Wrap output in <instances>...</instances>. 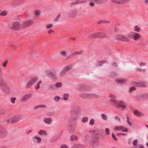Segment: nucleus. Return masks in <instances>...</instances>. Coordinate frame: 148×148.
Segmentation results:
<instances>
[{
  "mask_svg": "<svg viewBox=\"0 0 148 148\" xmlns=\"http://www.w3.org/2000/svg\"><path fill=\"white\" fill-rule=\"evenodd\" d=\"M133 148H144V147L141 145H138L136 146H134Z\"/></svg>",
  "mask_w": 148,
  "mask_h": 148,
  "instance_id": "nucleus-46",
  "label": "nucleus"
},
{
  "mask_svg": "<svg viewBox=\"0 0 148 148\" xmlns=\"http://www.w3.org/2000/svg\"><path fill=\"white\" fill-rule=\"evenodd\" d=\"M115 38L117 40L123 42H127L128 40L127 36L122 34L117 35L115 36Z\"/></svg>",
  "mask_w": 148,
  "mask_h": 148,
  "instance_id": "nucleus-4",
  "label": "nucleus"
},
{
  "mask_svg": "<svg viewBox=\"0 0 148 148\" xmlns=\"http://www.w3.org/2000/svg\"><path fill=\"white\" fill-rule=\"evenodd\" d=\"M114 119L119 121H121V118L118 116H115L114 117Z\"/></svg>",
  "mask_w": 148,
  "mask_h": 148,
  "instance_id": "nucleus-53",
  "label": "nucleus"
},
{
  "mask_svg": "<svg viewBox=\"0 0 148 148\" xmlns=\"http://www.w3.org/2000/svg\"><path fill=\"white\" fill-rule=\"evenodd\" d=\"M101 117L102 119L104 121H106L107 119V116L104 114H101Z\"/></svg>",
  "mask_w": 148,
  "mask_h": 148,
  "instance_id": "nucleus-31",
  "label": "nucleus"
},
{
  "mask_svg": "<svg viewBox=\"0 0 148 148\" xmlns=\"http://www.w3.org/2000/svg\"><path fill=\"white\" fill-rule=\"evenodd\" d=\"M53 27V25L52 23L48 24L45 26V27L47 29L52 28Z\"/></svg>",
  "mask_w": 148,
  "mask_h": 148,
  "instance_id": "nucleus-32",
  "label": "nucleus"
},
{
  "mask_svg": "<svg viewBox=\"0 0 148 148\" xmlns=\"http://www.w3.org/2000/svg\"><path fill=\"white\" fill-rule=\"evenodd\" d=\"M138 142V141L137 140H135L133 142V144L134 145V146H136V145Z\"/></svg>",
  "mask_w": 148,
  "mask_h": 148,
  "instance_id": "nucleus-54",
  "label": "nucleus"
},
{
  "mask_svg": "<svg viewBox=\"0 0 148 148\" xmlns=\"http://www.w3.org/2000/svg\"><path fill=\"white\" fill-rule=\"evenodd\" d=\"M133 84L134 85L139 87H145L146 86L145 83L143 82H134L133 83Z\"/></svg>",
  "mask_w": 148,
  "mask_h": 148,
  "instance_id": "nucleus-18",
  "label": "nucleus"
},
{
  "mask_svg": "<svg viewBox=\"0 0 148 148\" xmlns=\"http://www.w3.org/2000/svg\"><path fill=\"white\" fill-rule=\"evenodd\" d=\"M32 96V94H26L23 96L20 100L21 102H25L28 101L31 98Z\"/></svg>",
  "mask_w": 148,
  "mask_h": 148,
  "instance_id": "nucleus-11",
  "label": "nucleus"
},
{
  "mask_svg": "<svg viewBox=\"0 0 148 148\" xmlns=\"http://www.w3.org/2000/svg\"><path fill=\"white\" fill-rule=\"evenodd\" d=\"M127 37L128 38L137 40L140 38V34L134 32H131L127 34Z\"/></svg>",
  "mask_w": 148,
  "mask_h": 148,
  "instance_id": "nucleus-3",
  "label": "nucleus"
},
{
  "mask_svg": "<svg viewBox=\"0 0 148 148\" xmlns=\"http://www.w3.org/2000/svg\"><path fill=\"white\" fill-rule=\"evenodd\" d=\"M90 138V136L88 135H86L85 136V138L86 140H88Z\"/></svg>",
  "mask_w": 148,
  "mask_h": 148,
  "instance_id": "nucleus-59",
  "label": "nucleus"
},
{
  "mask_svg": "<svg viewBox=\"0 0 148 148\" xmlns=\"http://www.w3.org/2000/svg\"><path fill=\"white\" fill-rule=\"evenodd\" d=\"M127 123L129 125V126L130 127L132 125V123L130 121L129 119L128 116L127 117Z\"/></svg>",
  "mask_w": 148,
  "mask_h": 148,
  "instance_id": "nucleus-48",
  "label": "nucleus"
},
{
  "mask_svg": "<svg viewBox=\"0 0 148 148\" xmlns=\"http://www.w3.org/2000/svg\"><path fill=\"white\" fill-rule=\"evenodd\" d=\"M95 123V120L93 119H91L89 122V124L91 125H93Z\"/></svg>",
  "mask_w": 148,
  "mask_h": 148,
  "instance_id": "nucleus-49",
  "label": "nucleus"
},
{
  "mask_svg": "<svg viewBox=\"0 0 148 148\" xmlns=\"http://www.w3.org/2000/svg\"><path fill=\"white\" fill-rule=\"evenodd\" d=\"M7 133V131L3 129L0 130V136L6 135Z\"/></svg>",
  "mask_w": 148,
  "mask_h": 148,
  "instance_id": "nucleus-23",
  "label": "nucleus"
},
{
  "mask_svg": "<svg viewBox=\"0 0 148 148\" xmlns=\"http://www.w3.org/2000/svg\"><path fill=\"white\" fill-rule=\"evenodd\" d=\"M134 114L138 117H142L144 116V114L143 112L137 110H134Z\"/></svg>",
  "mask_w": 148,
  "mask_h": 148,
  "instance_id": "nucleus-16",
  "label": "nucleus"
},
{
  "mask_svg": "<svg viewBox=\"0 0 148 148\" xmlns=\"http://www.w3.org/2000/svg\"><path fill=\"white\" fill-rule=\"evenodd\" d=\"M41 14V11L39 10H36L34 13V17L36 18H38Z\"/></svg>",
  "mask_w": 148,
  "mask_h": 148,
  "instance_id": "nucleus-20",
  "label": "nucleus"
},
{
  "mask_svg": "<svg viewBox=\"0 0 148 148\" xmlns=\"http://www.w3.org/2000/svg\"><path fill=\"white\" fill-rule=\"evenodd\" d=\"M115 81L118 84H123L126 82V80L123 78H118L116 79Z\"/></svg>",
  "mask_w": 148,
  "mask_h": 148,
  "instance_id": "nucleus-19",
  "label": "nucleus"
},
{
  "mask_svg": "<svg viewBox=\"0 0 148 148\" xmlns=\"http://www.w3.org/2000/svg\"><path fill=\"white\" fill-rule=\"evenodd\" d=\"M80 96L81 97L85 99L98 98L99 97V95L96 94L85 92L82 93Z\"/></svg>",
  "mask_w": 148,
  "mask_h": 148,
  "instance_id": "nucleus-2",
  "label": "nucleus"
},
{
  "mask_svg": "<svg viewBox=\"0 0 148 148\" xmlns=\"http://www.w3.org/2000/svg\"><path fill=\"white\" fill-rule=\"evenodd\" d=\"M61 16V14H59L56 18L55 19H54V21L55 22H56L58 20V19L60 18V17Z\"/></svg>",
  "mask_w": 148,
  "mask_h": 148,
  "instance_id": "nucleus-47",
  "label": "nucleus"
},
{
  "mask_svg": "<svg viewBox=\"0 0 148 148\" xmlns=\"http://www.w3.org/2000/svg\"><path fill=\"white\" fill-rule=\"evenodd\" d=\"M3 92L7 95H9L10 94V91L9 87L7 86L3 87L2 89Z\"/></svg>",
  "mask_w": 148,
  "mask_h": 148,
  "instance_id": "nucleus-15",
  "label": "nucleus"
},
{
  "mask_svg": "<svg viewBox=\"0 0 148 148\" xmlns=\"http://www.w3.org/2000/svg\"><path fill=\"white\" fill-rule=\"evenodd\" d=\"M38 79V77H36L31 78L27 82L26 86L27 88H29L35 83Z\"/></svg>",
  "mask_w": 148,
  "mask_h": 148,
  "instance_id": "nucleus-6",
  "label": "nucleus"
},
{
  "mask_svg": "<svg viewBox=\"0 0 148 148\" xmlns=\"http://www.w3.org/2000/svg\"><path fill=\"white\" fill-rule=\"evenodd\" d=\"M114 130L115 131H121L122 132H128V130L122 125H118L115 126L114 127Z\"/></svg>",
  "mask_w": 148,
  "mask_h": 148,
  "instance_id": "nucleus-7",
  "label": "nucleus"
},
{
  "mask_svg": "<svg viewBox=\"0 0 148 148\" xmlns=\"http://www.w3.org/2000/svg\"><path fill=\"white\" fill-rule=\"evenodd\" d=\"M106 37V35L104 33H103V34L101 35V37L102 38H104Z\"/></svg>",
  "mask_w": 148,
  "mask_h": 148,
  "instance_id": "nucleus-63",
  "label": "nucleus"
},
{
  "mask_svg": "<svg viewBox=\"0 0 148 148\" xmlns=\"http://www.w3.org/2000/svg\"><path fill=\"white\" fill-rule=\"evenodd\" d=\"M46 75L49 78L52 79H57V75L50 70H47L46 71Z\"/></svg>",
  "mask_w": 148,
  "mask_h": 148,
  "instance_id": "nucleus-8",
  "label": "nucleus"
},
{
  "mask_svg": "<svg viewBox=\"0 0 148 148\" xmlns=\"http://www.w3.org/2000/svg\"><path fill=\"white\" fill-rule=\"evenodd\" d=\"M72 148H80L79 146L78 145H75L73 146Z\"/></svg>",
  "mask_w": 148,
  "mask_h": 148,
  "instance_id": "nucleus-60",
  "label": "nucleus"
},
{
  "mask_svg": "<svg viewBox=\"0 0 148 148\" xmlns=\"http://www.w3.org/2000/svg\"><path fill=\"white\" fill-rule=\"evenodd\" d=\"M104 135L101 132H99L96 135V138L98 139H100L102 138Z\"/></svg>",
  "mask_w": 148,
  "mask_h": 148,
  "instance_id": "nucleus-28",
  "label": "nucleus"
},
{
  "mask_svg": "<svg viewBox=\"0 0 148 148\" xmlns=\"http://www.w3.org/2000/svg\"><path fill=\"white\" fill-rule=\"evenodd\" d=\"M112 136L113 138L115 140H117V138H116V136L114 135V134L113 133L112 134Z\"/></svg>",
  "mask_w": 148,
  "mask_h": 148,
  "instance_id": "nucleus-56",
  "label": "nucleus"
},
{
  "mask_svg": "<svg viewBox=\"0 0 148 148\" xmlns=\"http://www.w3.org/2000/svg\"><path fill=\"white\" fill-rule=\"evenodd\" d=\"M39 107L44 108H47L46 106L44 105H41Z\"/></svg>",
  "mask_w": 148,
  "mask_h": 148,
  "instance_id": "nucleus-64",
  "label": "nucleus"
},
{
  "mask_svg": "<svg viewBox=\"0 0 148 148\" xmlns=\"http://www.w3.org/2000/svg\"><path fill=\"white\" fill-rule=\"evenodd\" d=\"M8 63V61L7 60L5 61L2 64V65L3 66L5 67L6 66V64Z\"/></svg>",
  "mask_w": 148,
  "mask_h": 148,
  "instance_id": "nucleus-57",
  "label": "nucleus"
},
{
  "mask_svg": "<svg viewBox=\"0 0 148 148\" xmlns=\"http://www.w3.org/2000/svg\"><path fill=\"white\" fill-rule=\"evenodd\" d=\"M77 14V12L75 10H72L69 12L67 14L68 16L70 18H75Z\"/></svg>",
  "mask_w": 148,
  "mask_h": 148,
  "instance_id": "nucleus-9",
  "label": "nucleus"
},
{
  "mask_svg": "<svg viewBox=\"0 0 148 148\" xmlns=\"http://www.w3.org/2000/svg\"><path fill=\"white\" fill-rule=\"evenodd\" d=\"M90 6H93L95 5V3L93 2H92V1L90 3Z\"/></svg>",
  "mask_w": 148,
  "mask_h": 148,
  "instance_id": "nucleus-61",
  "label": "nucleus"
},
{
  "mask_svg": "<svg viewBox=\"0 0 148 148\" xmlns=\"http://www.w3.org/2000/svg\"><path fill=\"white\" fill-rule=\"evenodd\" d=\"M48 33L50 34H53L54 33V32L52 29H49L48 31Z\"/></svg>",
  "mask_w": 148,
  "mask_h": 148,
  "instance_id": "nucleus-50",
  "label": "nucleus"
},
{
  "mask_svg": "<svg viewBox=\"0 0 148 148\" xmlns=\"http://www.w3.org/2000/svg\"><path fill=\"white\" fill-rule=\"evenodd\" d=\"M33 23V21L32 20H28L24 21L23 24V28H26L30 27Z\"/></svg>",
  "mask_w": 148,
  "mask_h": 148,
  "instance_id": "nucleus-10",
  "label": "nucleus"
},
{
  "mask_svg": "<svg viewBox=\"0 0 148 148\" xmlns=\"http://www.w3.org/2000/svg\"><path fill=\"white\" fill-rule=\"evenodd\" d=\"M42 83V81H39L37 84L36 85L35 87V89L36 90L40 88V85Z\"/></svg>",
  "mask_w": 148,
  "mask_h": 148,
  "instance_id": "nucleus-33",
  "label": "nucleus"
},
{
  "mask_svg": "<svg viewBox=\"0 0 148 148\" xmlns=\"http://www.w3.org/2000/svg\"><path fill=\"white\" fill-rule=\"evenodd\" d=\"M75 56V55L74 53H74L71 54L69 56H68L67 57V59H71Z\"/></svg>",
  "mask_w": 148,
  "mask_h": 148,
  "instance_id": "nucleus-39",
  "label": "nucleus"
},
{
  "mask_svg": "<svg viewBox=\"0 0 148 148\" xmlns=\"http://www.w3.org/2000/svg\"><path fill=\"white\" fill-rule=\"evenodd\" d=\"M134 30L136 32H139L141 30V28L139 25H136L134 27Z\"/></svg>",
  "mask_w": 148,
  "mask_h": 148,
  "instance_id": "nucleus-22",
  "label": "nucleus"
},
{
  "mask_svg": "<svg viewBox=\"0 0 148 148\" xmlns=\"http://www.w3.org/2000/svg\"><path fill=\"white\" fill-rule=\"evenodd\" d=\"M49 88L50 89H51L52 90H54V88H55V86L53 85H49Z\"/></svg>",
  "mask_w": 148,
  "mask_h": 148,
  "instance_id": "nucleus-58",
  "label": "nucleus"
},
{
  "mask_svg": "<svg viewBox=\"0 0 148 148\" xmlns=\"http://www.w3.org/2000/svg\"><path fill=\"white\" fill-rule=\"evenodd\" d=\"M22 118V116L21 114L16 115L11 118V122L13 123L18 122Z\"/></svg>",
  "mask_w": 148,
  "mask_h": 148,
  "instance_id": "nucleus-5",
  "label": "nucleus"
},
{
  "mask_svg": "<svg viewBox=\"0 0 148 148\" xmlns=\"http://www.w3.org/2000/svg\"><path fill=\"white\" fill-rule=\"evenodd\" d=\"M66 51H60L59 53L61 55L65 56H66Z\"/></svg>",
  "mask_w": 148,
  "mask_h": 148,
  "instance_id": "nucleus-35",
  "label": "nucleus"
},
{
  "mask_svg": "<svg viewBox=\"0 0 148 148\" xmlns=\"http://www.w3.org/2000/svg\"><path fill=\"white\" fill-rule=\"evenodd\" d=\"M108 0H93L97 3H102L107 2Z\"/></svg>",
  "mask_w": 148,
  "mask_h": 148,
  "instance_id": "nucleus-30",
  "label": "nucleus"
},
{
  "mask_svg": "<svg viewBox=\"0 0 148 148\" xmlns=\"http://www.w3.org/2000/svg\"><path fill=\"white\" fill-rule=\"evenodd\" d=\"M113 1L118 4H122L121 0H113Z\"/></svg>",
  "mask_w": 148,
  "mask_h": 148,
  "instance_id": "nucleus-40",
  "label": "nucleus"
},
{
  "mask_svg": "<svg viewBox=\"0 0 148 148\" xmlns=\"http://www.w3.org/2000/svg\"><path fill=\"white\" fill-rule=\"evenodd\" d=\"M43 121L45 123L49 125L52 123V119L50 117L45 118L43 119Z\"/></svg>",
  "mask_w": 148,
  "mask_h": 148,
  "instance_id": "nucleus-17",
  "label": "nucleus"
},
{
  "mask_svg": "<svg viewBox=\"0 0 148 148\" xmlns=\"http://www.w3.org/2000/svg\"><path fill=\"white\" fill-rule=\"evenodd\" d=\"M63 97L64 100L67 101L69 99V95L68 93H64L63 95Z\"/></svg>",
  "mask_w": 148,
  "mask_h": 148,
  "instance_id": "nucleus-27",
  "label": "nucleus"
},
{
  "mask_svg": "<svg viewBox=\"0 0 148 148\" xmlns=\"http://www.w3.org/2000/svg\"><path fill=\"white\" fill-rule=\"evenodd\" d=\"M136 88L134 86L132 87H131L129 90V91L130 92H132V91L135 90H136Z\"/></svg>",
  "mask_w": 148,
  "mask_h": 148,
  "instance_id": "nucleus-45",
  "label": "nucleus"
},
{
  "mask_svg": "<svg viewBox=\"0 0 148 148\" xmlns=\"http://www.w3.org/2000/svg\"><path fill=\"white\" fill-rule=\"evenodd\" d=\"M66 73L65 71L63 69V70L59 73V75H57L58 77L57 79L63 77L65 75Z\"/></svg>",
  "mask_w": 148,
  "mask_h": 148,
  "instance_id": "nucleus-21",
  "label": "nucleus"
},
{
  "mask_svg": "<svg viewBox=\"0 0 148 148\" xmlns=\"http://www.w3.org/2000/svg\"><path fill=\"white\" fill-rule=\"evenodd\" d=\"M16 99V97H12L11 98V102L13 103L14 104L15 103V100Z\"/></svg>",
  "mask_w": 148,
  "mask_h": 148,
  "instance_id": "nucleus-44",
  "label": "nucleus"
},
{
  "mask_svg": "<svg viewBox=\"0 0 148 148\" xmlns=\"http://www.w3.org/2000/svg\"><path fill=\"white\" fill-rule=\"evenodd\" d=\"M6 86H7L3 79V75L0 73V86L1 87L2 89L4 87Z\"/></svg>",
  "mask_w": 148,
  "mask_h": 148,
  "instance_id": "nucleus-14",
  "label": "nucleus"
},
{
  "mask_svg": "<svg viewBox=\"0 0 148 148\" xmlns=\"http://www.w3.org/2000/svg\"><path fill=\"white\" fill-rule=\"evenodd\" d=\"M79 114L77 113H76L75 114H72V118L74 121L78 119L79 118Z\"/></svg>",
  "mask_w": 148,
  "mask_h": 148,
  "instance_id": "nucleus-25",
  "label": "nucleus"
},
{
  "mask_svg": "<svg viewBox=\"0 0 148 148\" xmlns=\"http://www.w3.org/2000/svg\"><path fill=\"white\" fill-rule=\"evenodd\" d=\"M105 131L107 135H108L110 134V130L108 128H106L105 129Z\"/></svg>",
  "mask_w": 148,
  "mask_h": 148,
  "instance_id": "nucleus-51",
  "label": "nucleus"
},
{
  "mask_svg": "<svg viewBox=\"0 0 148 148\" xmlns=\"http://www.w3.org/2000/svg\"><path fill=\"white\" fill-rule=\"evenodd\" d=\"M75 55H79L80 54H82L83 53V51H76L74 52Z\"/></svg>",
  "mask_w": 148,
  "mask_h": 148,
  "instance_id": "nucleus-37",
  "label": "nucleus"
},
{
  "mask_svg": "<svg viewBox=\"0 0 148 148\" xmlns=\"http://www.w3.org/2000/svg\"><path fill=\"white\" fill-rule=\"evenodd\" d=\"M7 14V12L5 11H2L0 14V15L2 16H5Z\"/></svg>",
  "mask_w": 148,
  "mask_h": 148,
  "instance_id": "nucleus-41",
  "label": "nucleus"
},
{
  "mask_svg": "<svg viewBox=\"0 0 148 148\" xmlns=\"http://www.w3.org/2000/svg\"><path fill=\"white\" fill-rule=\"evenodd\" d=\"M72 68V66L71 65H69L65 66L63 69L66 73L68 71L71 69Z\"/></svg>",
  "mask_w": 148,
  "mask_h": 148,
  "instance_id": "nucleus-24",
  "label": "nucleus"
},
{
  "mask_svg": "<svg viewBox=\"0 0 148 148\" xmlns=\"http://www.w3.org/2000/svg\"><path fill=\"white\" fill-rule=\"evenodd\" d=\"M62 86V84L61 83H57L55 84V86L57 88H60Z\"/></svg>",
  "mask_w": 148,
  "mask_h": 148,
  "instance_id": "nucleus-43",
  "label": "nucleus"
},
{
  "mask_svg": "<svg viewBox=\"0 0 148 148\" xmlns=\"http://www.w3.org/2000/svg\"><path fill=\"white\" fill-rule=\"evenodd\" d=\"M108 97L110 98L109 101L112 105L123 109L127 107L126 104L124 101L117 100L116 97L114 95L110 93L108 95Z\"/></svg>",
  "mask_w": 148,
  "mask_h": 148,
  "instance_id": "nucleus-1",
  "label": "nucleus"
},
{
  "mask_svg": "<svg viewBox=\"0 0 148 148\" xmlns=\"http://www.w3.org/2000/svg\"><path fill=\"white\" fill-rule=\"evenodd\" d=\"M122 1V4L126 3L129 2V0H121Z\"/></svg>",
  "mask_w": 148,
  "mask_h": 148,
  "instance_id": "nucleus-52",
  "label": "nucleus"
},
{
  "mask_svg": "<svg viewBox=\"0 0 148 148\" xmlns=\"http://www.w3.org/2000/svg\"><path fill=\"white\" fill-rule=\"evenodd\" d=\"M78 139L77 136L75 135H73L71 136L70 138V140L71 141H73L74 140H77Z\"/></svg>",
  "mask_w": 148,
  "mask_h": 148,
  "instance_id": "nucleus-29",
  "label": "nucleus"
},
{
  "mask_svg": "<svg viewBox=\"0 0 148 148\" xmlns=\"http://www.w3.org/2000/svg\"><path fill=\"white\" fill-rule=\"evenodd\" d=\"M88 120V118L87 117H85L83 118L82 120V121L83 123L87 122Z\"/></svg>",
  "mask_w": 148,
  "mask_h": 148,
  "instance_id": "nucleus-38",
  "label": "nucleus"
},
{
  "mask_svg": "<svg viewBox=\"0 0 148 148\" xmlns=\"http://www.w3.org/2000/svg\"><path fill=\"white\" fill-rule=\"evenodd\" d=\"M95 33L97 37H101V35L103 34V33L101 32H98Z\"/></svg>",
  "mask_w": 148,
  "mask_h": 148,
  "instance_id": "nucleus-42",
  "label": "nucleus"
},
{
  "mask_svg": "<svg viewBox=\"0 0 148 148\" xmlns=\"http://www.w3.org/2000/svg\"><path fill=\"white\" fill-rule=\"evenodd\" d=\"M38 134L41 136L44 135L45 136L47 135V133L46 131L44 130H40L38 133Z\"/></svg>",
  "mask_w": 148,
  "mask_h": 148,
  "instance_id": "nucleus-26",
  "label": "nucleus"
},
{
  "mask_svg": "<svg viewBox=\"0 0 148 148\" xmlns=\"http://www.w3.org/2000/svg\"><path fill=\"white\" fill-rule=\"evenodd\" d=\"M32 139L33 141L36 143H39L42 141L41 138L37 136H34L32 137Z\"/></svg>",
  "mask_w": 148,
  "mask_h": 148,
  "instance_id": "nucleus-13",
  "label": "nucleus"
},
{
  "mask_svg": "<svg viewBox=\"0 0 148 148\" xmlns=\"http://www.w3.org/2000/svg\"><path fill=\"white\" fill-rule=\"evenodd\" d=\"M146 64L144 63H141L140 64V66L141 67L143 66H145Z\"/></svg>",
  "mask_w": 148,
  "mask_h": 148,
  "instance_id": "nucleus-62",
  "label": "nucleus"
},
{
  "mask_svg": "<svg viewBox=\"0 0 148 148\" xmlns=\"http://www.w3.org/2000/svg\"><path fill=\"white\" fill-rule=\"evenodd\" d=\"M60 148H68V147L66 145L63 144L61 145Z\"/></svg>",
  "mask_w": 148,
  "mask_h": 148,
  "instance_id": "nucleus-55",
  "label": "nucleus"
},
{
  "mask_svg": "<svg viewBox=\"0 0 148 148\" xmlns=\"http://www.w3.org/2000/svg\"><path fill=\"white\" fill-rule=\"evenodd\" d=\"M53 99L55 101L58 102L60 99V97L58 96H56L53 98Z\"/></svg>",
  "mask_w": 148,
  "mask_h": 148,
  "instance_id": "nucleus-36",
  "label": "nucleus"
},
{
  "mask_svg": "<svg viewBox=\"0 0 148 148\" xmlns=\"http://www.w3.org/2000/svg\"><path fill=\"white\" fill-rule=\"evenodd\" d=\"M20 27V24L18 22H15L13 23L12 26L11 27V29L13 30H18Z\"/></svg>",
  "mask_w": 148,
  "mask_h": 148,
  "instance_id": "nucleus-12",
  "label": "nucleus"
},
{
  "mask_svg": "<svg viewBox=\"0 0 148 148\" xmlns=\"http://www.w3.org/2000/svg\"><path fill=\"white\" fill-rule=\"evenodd\" d=\"M97 37L95 33L90 34L88 36L89 38H94Z\"/></svg>",
  "mask_w": 148,
  "mask_h": 148,
  "instance_id": "nucleus-34",
  "label": "nucleus"
}]
</instances>
